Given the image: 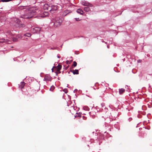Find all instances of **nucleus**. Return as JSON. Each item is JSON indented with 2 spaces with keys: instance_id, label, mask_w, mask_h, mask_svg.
<instances>
[{
  "instance_id": "1",
  "label": "nucleus",
  "mask_w": 152,
  "mask_h": 152,
  "mask_svg": "<svg viewBox=\"0 0 152 152\" xmlns=\"http://www.w3.org/2000/svg\"><path fill=\"white\" fill-rule=\"evenodd\" d=\"M18 8L19 10H26V14L22 15L21 16V18H31L34 15H35L38 11L39 12L35 7L29 9L28 7L27 6H20L18 7Z\"/></svg>"
},
{
  "instance_id": "2",
  "label": "nucleus",
  "mask_w": 152,
  "mask_h": 152,
  "mask_svg": "<svg viewBox=\"0 0 152 152\" xmlns=\"http://www.w3.org/2000/svg\"><path fill=\"white\" fill-rule=\"evenodd\" d=\"M62 21L61 17H57L54 19V25L56 27H58L61 25Z\"/></svg>"
},
{
  "instance_id": "3",
  "label": "nucleus",
  "mask_w": 152,
  "mask_h": 152,
  "mask_svg": "<svg viewBox=\"0 0 152 152\" xmlns=\"http://www.w3.org/2000/svg\"><path fill=\"white\" fill-rule=\"evenodd\" d=\"M41 30V28L39 27H36L33 28L31 29V32L33 33H37Z\"/></svg>"
},
{
  "instance_id": "4",
  "label": "nucleus",
  "mask_w": 152,
  "mask_h": 152,
  "mask_svg": "<svg viewBox=\"0 0 152 152\" xmlns=\"http://www.w3.org/2000/svg\"><path fill=\"white\" fill-rule=\"evenodd\" d=\"M44 80L46 81H51L52 78L50 75H46L45 76Z\"/></svg>"
},
{
  "instance_id": "5",
  "label": "nucleus",
  "mask_w": 152,
  "mask_h": 152,
  "mask_svg": "<svg viewBox=\"0 0 152 152\" xmlns=\"http://www.w3.org/2000/svg\"><path fill=\"white\" fill-rule=\"evenodd\" d=\"M43 9L44 10H47L50 11L51 10V6H49L48 4H45L44 5Z\"/></svg>"
},
{
  "instance_id": "6",
  "label": "nucleus",
  "mask_w": 152,
  "mask_h": 152,
  "mask_svg": "<svg viewBox=\"0 0 152 152\" xmlns=\"http://www.w3.org/2000/svg\"><path fill=\"white\" fill-rule=\"evenodd\" d=\"M61 65L58 64L57 66H54V69H56L57 72H59V73H60L61 72L60 71V70L61 68Z\"/></svg>"
},
{
  "instance_id": "7",
  "label": "nucleus",
  "mask_w": 152,
  "mask_h": 152,
  "mask_svg": "<svg viewBox=\"0 0 152 152\" xmlns=\"http://www.w3.org/2000/svg\"><path fill=\"white\" fill-rule=\"evenodd\" d=\"M51 10L50 11L52 13H53V11H56L58 9V7L57 6L53 5L51 6Z\"/></svg>"
},
{
  "instance_id": "8",
  "label": "nucleus",
  "mask_w": 152,
  "mask_h": 152,
  "mask_svg": "<svg viewBox=\"0 0 152 152\" xmlns=\"http://www.w3.org/2000/svg\"><path fill=\"white\" fill-rule=\"evenodd\" d=\"M82 4L84 6H88L89 7H92V5L88 2H83Z\"/></svg>"
},
{
  "instance_id": "9",
  "label": "nucleus",
  "mask_w": 152,
  "mask_h": 152,
  "mask_svg": "<svg viewBox=\"0 0 152 152\" xmlns=\"http://www.w3.org/2000/svg\"><path fill=\"white\" fill-rule=\"evenodd\" d=\"M70 71L72 72L74 75H78L79 74V71L77 69L71 70Z\"/></svg>"
},
{
  "instance_id": "10",
  "label": "nucleus",
  "mask_w": 152,
  "mask_h": 152,
  "mask_svg": "<svg viewBox=\"0 0 152 152\" xmlns=\"http://www.w3.org/2000/svg\"><path fill=\"white\" fill-rule=\"evenodd\" d=\"M77 12L81 15H83V11L81 9H78L77 10Z\"/></svg>"
},
{
  "instance_id": "11",
  "label": "nucleus",
  "mask_w": 152,
  "mask_h": 152,
  "mask_svg": "<svg viewBox=\"0 0 152 152\" xmlns=\"http://www.w3.org/2000/svg\"><path fill=\"white\" fill-rule=\"evenodd\" d=\"M25 83L24 82H22L21 83V85L19 86V87L20 88L22 89L23 88Z\"/></svg>"
},
{
  "instance_id": "12",
  "label": "nucleus",
  "mask_w": 152,
  "mask_h": 152,
  "mask_svg": "<svg viewBox=\"0 0 152 152\" xmlns=\"http://www.w3.org/2000/svg\"><path fill=\"white\" fill-rule=\"evenodd\" d=\"M96 113L94 112H92L90 113V115L92 116V118H94L95 117Z\"/></svg>"
},
{
  "instance_id": "13",
  "label": "nucleus",
  "mask_w": 152,
  "mask_h": 152,
  "mask_svg": "<svg viewBox=\"0 0 152 152\" xmlns=\"http://www.w3.org/2000/svg\"><path fill=\"white\" fill-rule=\"evenodd\" d=\"M84 10L86 12H88L90 11V9L89 7H86L84 8Z\"/></svg>"
},
{
  "instance_id": "14",
  "label": "nucleus",
  "mask_w": 152,
  "mask_h": 152,
  "mask_svg": "<svg viewBox=\"0 0 152 152\" xmlns=\"http://www.w3.org/2000/svg\"><path fill=\"white\" fill-rule=\"evenodd\" d=\"M16 26H18L19 27H24L25 26V25L23 24L19 23L18 24V25H16Z\"/></svg>"
},
{
  "instance_id": "15",
  "label": "nucleus",
  "mask_w": 152,
  "mask_h": 152,
  "mask_svg": "<svg viewBox=\"0 0 152 152\" xmlns=\"http://www.w3.org/2000/svg\"><path fill=\"white\" fill-rule=\"evenodd\" d=\"M125 89L123 88H121L119 90V93L120 94H121L125 91Z\"/></svg>"
},
{
  "instance_id": "16",
  "label": "nucleus",
  "mask_w": 152,
  "mask_h": 152,
  "mask_svg": "<svg viewBox=\"0 0 152 152\" xmlns=\"http://www.w3.org/2000/svg\"><path fill=\"white\" fill-rule=\"evenodd\" d=\"M77 62L76 61H74L73 62V64L72 65V66H74V67H75V66H77Z\"/></svg>"
},
{
  "instance_id": "17",
  "label": "nucleus",
  "mask_w": 152,
  "mask_h": 152,
  "mask_svg": "<svg viewBox=\"0 0 152 152\" xmlns=\"http://www.w3.org/2000/svg\"><path fill=\"white\" fill-rule=\"evenodd\" d=\"M55 87H54L53 86H52L50 88V90L51 91H53L55 89Z\"/></svg>"
},
{
  "instance_id": "18",
  "label": "nucleus",
  "mask_w": 152,
  "mask_h": 152,
  "mask_svg": "<svg viewBox=\"0 0 152 152\" xmlns=\"http://www.w3.org/2000/svg\"><path fill=\"white\" fill-rule=\"evenodd\" d=\"M68 10H65L64 12V13H65L66 14L65 15H66L68 14L70 12H68Z\"/></svg>"
},
{
  "instance_id": "19",
  "label": "nucleus",
  "mask_w": 152,
  "mask_h": 152,
  "mask_svg": "<svg viewBox=\"0 0 152 152\" xmlns=\"http://www.w3.org/2000/svg\"><path fill=\"white\" fill-rule=\"evenodd\" d=\"M72 61V60H71V61H66V64H70L71 63V62Z\"/></svg>"
},
{
  "instance_id": "20",
  "label": "nucleus",
  "mask_w": 152,
  "mask_h": 152,
  "mask_svg": "<svg viewBox=\"0 0 152 152\" xmlns=\"http://www.w3.org/2000/svg\"><path fill=\"white\" fill-rule=\"evenodd\" d=\"M25 35L26 36L29 37L31 36V34L30 33H28L26 34Z\"/></svg>"
},
{
  "instance_id": "21",
  "label": "nucleus",
  "mask_w": 152,
  "mask_h": 152,
  "mask_svg": "<svg viewBox=\"0 0 152 152\" xmlns=\"http://www.w3.org/2000/svg\"><path fill=\"white\" fill-rule=\"evenodd\" d=\"M18 39L17 38H13V41L15 42L18 40Z\"/></svg>"
},
{
  "instance_id": "22",
  "label": "nucleus",
  "mask_w": 152,
  "mask_h": 152,
  "mask_svg": "<svg viewBox=\"0 0 152 152\" xmlns=\"http://www.w3.org/2000/svg\"><path fill=\"white\" fill-rule=\"evenodd\" d=\"M65 93H67L68 91L66 89H64L63 91Z\"/></svg>"
},
{
  "instance_id": "23",
  "label": "nucleus",
  "mask_w": 152,
  "mask_h": 152,
  "mask_svg": "<svg viewBox=\"0 0 152 152\" xmlns=\"http://www.w3.org/2000/svg\"><path fill=\"white\" fill-rule=\"evenodd\" d=\"M103 137V136L102 135H100V137L99 138H98L99 139H101Z\"/></svg>"
},
{
  "instance_id": "24",
  "label": "nucleus",
  "mask_w": 152,
  "mask_h": 152,
  "mask_svg": "<svg viewBox=\"0 0 152 152\" xmlns=\"http://www.w3.org/2000/svg\"><path fill=\"white\" fill-rule=\"evenodd\" d=\"M4 42V40L1 39L0 40V42Z\"/></svg>"
},
{
  "instance_id": "25",
  "label": "nucleus",
  "mask_w": 152,
  "mask_h": 152,
  "mask_svg": "<svg viewBox=\"0 0 152 152\" xmlns=\"http://www.w3.org/2000/svg\"><path fill=\"white\" fill-rule=\"evenodd\" d=\"M56 75H57L58 74H59V72H57V71H56Z\"/></svg>"
},
{
  "instance_id": "26",
  "label": "nucleus",
  "mask_w": 152,
  "mask_h": 152,
  "mask_svg": "<svg viewBox=\"0 0 152 152\" xmlns=\"http://www.w3.org/2000/svg\"><path fill=\"white\" fill-rule=\"evenodd\" d=\"M141 60H139L138 61V62H141Z\"/></svg>"
},
{
  "instance_id": "27",
  "label": "nucleus",
  "mask_w": 152,
  "mask_h": 152,
  "mask_svg": "<svg viewBox=\"0 0 152 152\" xmlns=\"http://www.w3.org/2000/svg\"><path fill=\"white\" fill-rule=\"evenodd\" d=\"M68 67H69V66H68L67 67H66V68L65 69H66H66H68Z\"/></svg>"
},
{
  "instance_id": "28",
  "label": "nucleus",
  "mask_w": 152,
  "mask_h": 152,
  "mask_svg": "<svg viewBox=\"0 0 152 152\" xmlns=\"http://www.w3.org/2000/svg\"><path fill=\"white\" fill-rule=\"evenodd\" d=\"M53 68H54V67L52 69V72H53Z\"/></svg>"
},
{
  "instance_id": "29",
  "label": "nucleus",
  "mask_w": 152,
  "mask_h": 152,
  "mask_svg": "<svg viewBox=\"0 0 152 152\" xmlns=\"http://www.w3.org/2000/svg\"><path fill=\"white\" fill-rule=\"evenodd\" d=\"M76 20H77V21H78L79 20V19L78 20V19H76Z\"/></svg>"
},
{
  "instance_id": "30",
  "label": "nucleus",
  "mask_w": 152,
  "mask_h": 152,
  "mask_svg": "<svg viewBox=\"0 0 152 152\" xmlns=\"http://www.w3.org/2000/svg\"><path fill=\"white\" fill-rule=\"evenodd\" d=\"M57 57H58V58H60V57L59 56H58Z\"/></svg>"
},
{
  "instance_id": "31",
  "label": "nucleus",
  "mask_w": 152,
  "mask_h": 152,
  "mask_svg": "<svg viewBox=\"0 0 152 152\" xmlns=\"http://www.w3.org/2000/svg\"><path fill=\"white\" fill-rule=\"evenodd\" d=\"M41 17H44V16H42Z\"/></svg>"
},
{
  "instance_id": "32",
  "label": "nucleus",
  "mask_w": 152,
  "mask_h": 152,
  "mask_svg": "<svg viewBox=\"0 0 152 152\" xmlns=\"http://www.w3.org/2000/svg\"><path fill=\"white\" fill-rule=\"evenodd\" d=\"M0 2H1V1H0Z\"/></svg>"
}]
</instances>
